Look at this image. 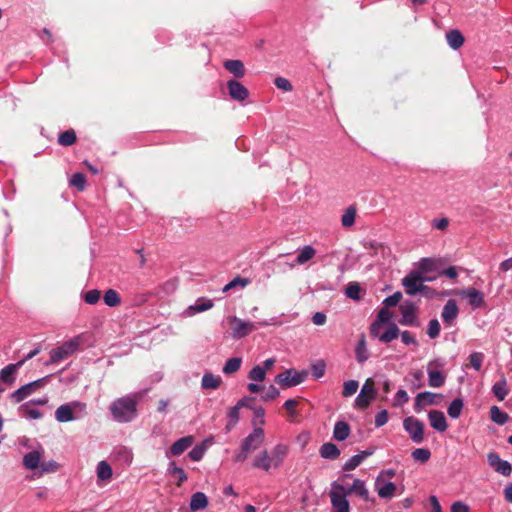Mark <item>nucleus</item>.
I'll list each match as a JSON object with an SVG mask.
<instances>
[{"label": "nucleus", "instance_id": "obj_1", "mask_svg": "<svg viewBox=\"0 0 512 512\" xmlns=\"http://www.w3.org/2000/svg\"><path fill=\"white\" fill-rule=\"evenodd\" d=\"M288 451L289 448L285 444H277L270 451L262 450L254 457L252 466L265 472L278 469L283 464Z\"/></svg>", "mask_w": 512, "mask_h": 512}, {"label": "nucleus", "instance_id": "obj_2", "mask_svg": "<svg viewBox=\"0 0 512 512\" xmlns=\"http://www.w3.org/2000/svg\"><path fill=\"white\" fill-rule=\"evenodd\" d=\"M137 396L126 395L118 398L110 405V412L115 421L128 423L137 415Z\"/></svg>", "mask_w": 512, "mask_h": 512}, {"label": "nucleus", "instance_id": "obj_3", "mask_svg": "<svg viewBox=\"0 0 512 512\" xmlns=\"http://www.w3.org/2000/svg\"><path fill=\"white\" fill-rule=\"evenodd\" d=\"M227 321L231 328V337L236 340L248 336L258 327L276 326L280 324L277 318H271L270 320H264L255 323L251 321H245L237 316H229Z\"/></svg>", "mask_w": 512, "mask_h": 512}, {"label": "nucleus", "instance_id": "obj_4", "mask_svg": "<svg viewBox=\"0 0 512 512\" xmlns=\"http://www.w3.org/2000/svg\"><path fill=\"white\" fill-rule=\"evenodd\" d=\"M87 415V404L82 401H71L60 405L55 411V419L59 423H67L83 419Z\"/></svg>", "mask_w": 512, "mask_h": 512}, {"label": "nucleus", "instance_id": "obj_5", "mask_svg": "<svg viewBox=\"0 0 512 512\" xmlns=\"http://www.w3.org/2000/svg\"><path fill=\"white\" fill-rule=\"evenodd\" d=\"M445 361L440 358L430 360L427 364L428 384L432 388H440L445 384L446 375L440 371L445 367Z\"/></svg>", "mask_w": 512, "mask_h": 512}, {"label": "nucleus", "instance_id": "obj_6", "mask_svg": "<svg viewBox=\"0 0 512 512\" xmlns=\"http://www.w3.org/2000/svg\"><path fill=\"white\" fill-rule=\"evenodd\" d=\"M79 345L80 339L77 336L64 342L61 346L52 349L50 351V360L47 364L59 363L67 359L69 356H71L73 353L77 351Z\"/></svg>", "mask_w": 512, "mask_h": 512}, {"label": "nucleus", "instance_id": "obj_7", "mask_svg": "<svg viewBox=\"0 0 512 512\" xmlns=\"http://www.w3.org/2000/svg\"><path fill=\"white\" fill-rule=\"evenodd\" d=\"M346 488L337 483L333 482L330 491V500L332 507L335 509L334 512H350V505L347 500Z\"/></svg>", "mask_w": 512, "mask_h": 512}, {"label": "nucleus", "instance_id": "obj_8", "mask_svg": "<svg viewBox=\"0 0 512 512\" xmlns=\"http://www.w3.org/2000/svg\"><path fill=\"white\" fill-rule=\"evenodd\" d=\"M307 377L306 371H296L295 369H287L284 372L278 374L275 381L284 389L295 387Z\"/></svg>", "mask_w": 512, "mask_h": 512}, {"label": "nucleus", "instance_id": "obj_9", "mask_svg": "<svg viewBox=\"0 0 512 512\" xmlns=\"http://www.w3.org/2000/svg\"><path fill=\"white\" fill-rule=\"evenodd\" d=\"M424 281L422 272L413 270L402 279V285L405 288L406 294L414 296L423 290Z\"/></svg>", "mask_w": 512, "mask_h": 512}, {"label": "nucleus", "instance_id": "obj_10", "mask_svg": "<svg viewBox=\"0 0 512 512\" xmlns=\"http://www.w3.org/2000/svg\"><path fill=\"white\" fill-rule=\"evenodd\" d=\"M403 428L409 434L410 439L417 444L424 440V424L415 417H406L403 420Z\"/></svg>", "mask_w": 512, "mask_h": 512}, {"label": "nucleus", "instance_id": "obj_11", "mask_svg": "<svg viewBox=\"0 0 512 512\" xmlns=\"http://www.w3.org/2000/svg\"><path fill=\"white\" fill-rule=\"evenodd\" d=\"M376 390L374 388V382L372 379H367L363 384L360 393L357 395L354 401L356 408L365 409L376 397Z\"/></svg>", "mask_w": 512, "mask_h": 512}, {"label": "nucleus", "instance_id": "obj_12", "mask_svg": "<svg viewBox=\"0 0 512 512\" xmlns=\"http://www.w3.org/2000/svg\"><path fill=\"white\" fill-rule=\"evenodd\" d=\"M47 380L48 376L21 386L20 388L11 393V400L15 403H20L29 395H31L37 388L43 386L47 382Z\"/></svg>", "mask_w": 512, "mask_h": 512}, {"label": "nucleus", "instance_id": "obj_13", "mask_svg": "<svg viewBox=\"0 0 512 512\" xmlns=\"http://www.w3.org/2000/svg\"><path fill=\"white\" fill-rule=\"evenodd\" d=\"M461 298L467 299L472 309H479L485 306L484 293L473 287L464 288L457 292Z\"/></svg>", "mask_w": 512, "mask_h": 512}, {"label": "nucleus", "instance_id": "obj_14", "mask_svg": "<svg viewBox=\"0 0 512 512\" xmlns=\"http://www.w3.org/2000/svg\"><path fill=\"white\" fill-rule=\"evenodd\" d=\"M265 433L260 427L254 428L253 431L242 441L243 450L250 453L257 450L264 442Z\"/></svg>", "mask_w": 512, "mask_h": 512}, {"label": "nucleus", "instance_id": "obj_15", "mask_svg": "<svg viewBox=\"0 0 512 512\" xmlns=\"http://www.w3.org/2000/svg\"><path fill=\"white\" fill-rule=\"evenodd\" d=\"M44 453H45L44 448L42 447V445L38 444L35 449L26 453L23 456V462H22L23 466L27 470H31V471L38 469L40 466L41 460L44 456Z\"/></svg>", "mask_w": 512, "mask_h": 512}, {"label": "nucleus", "instance_id": "obj_16", "mask_svg": "<svg viewBox=\"0 0 512 512\" xmlns=\"http://www.w3.org/2000/svg\"><path fill=\"white\" fill-rule=\"evenodd\" d=\"M229 96L238 102H243L249 97L248 89L237 80L227 82Z\"/></svg>", "mask_w": 512, "mask_h": 512}, {"label": "nucleus", "instance_id": "obj_17", "mask_svg": "<svg viewBox=\"0 0 512 512\" xmlns=\"http://www.w3.org/2000/svg\"><path fill=\"white\" fill-rule=\"evenodd\" d=\"M24 363L25 360H20L17 363L5 366L0 370V379L10 386L13 385L16 380L17 372L24 365Z\"/></svg>", "mask_w": 512, "mask_h": 512}, {"label": "nucleus", "instance_id": "obj_18", "mask_svg": "<svg viewBox=\"0 0 512 512\" xmlns=\"http://www.w3.org/2000/svg\"><path fill=\"white\" fill-rule=\"evenodd\" d=\"M440 396L439 394L424 391L417 394L415 398L414 408L416 411H421L424 407L428 405L436 404V398Z\"/></svg>", "mask_w": 512, "mask_h": 512}, {"label": "nucleus", "instance_id": "obj_19", "mask_svg": "<svg viewBox=\"0 0 512 512\" xmlns=\"http://www.w3.org/2000/svg\"><path fill=\"white\" fill-rule=\"evenodd\" d=\"M375 489L380 498L390 499L395 494L396 485L393 482L383 483V481L380 479V476H378L375 481Z\"/></svg>", "mask_w": 512, "mask_h": 512}, {"label": "nucleus", "instance_id": "obj_20", "mask_svg": "<svg viewBox=\"0 0 512 512\" xmlns=\"http://www.w3.org/2000/svg\"><path fill=\"white\" fill-rule=\"evenodd\" d=\"M428 418L433 429L439 432H444L447 429V421L443 412L432 410L428 413Z\"/></svg>", "mask_w": 512, "mask_h": 512}, {"label": "nucleus", "instance_id": "obj_21", "mask_svg": "<svg viewBox=\"0 0 512 512\" xmlns=\"http://www.w3.org/2000/svg\"><path fill=\"white\" fill-rule=\"evenodd\" d=\"M193 443H194L193 436L189 435V436L182 437V438L178 439L177 441H175L171 445L169 453L173 456H179L184 451H186L189 447H191Z\"/></svg>", "mask_w": 512, "mask_h": 512}, {"label": "nucleus", "instance_id": "obj_22", "mask_svg": "<svg viewBox=\"0 0 512 512\" xmlns=\"http://www.w3.org/2000/svg\"><path fill=\"white\" fill-rule=\"evenodd\" d=\"M213 301L211 299H207V298H199L195 304L193 305H190L187 310H186V313L188 316H193L197 313H201V312H204V311H207L209 309H211L213 307Z\"/></svg>", "mask_w": 512, "mask_h": 512}, {"label": "nucleus", "instance_id": "obj_23", "mask_svg": "<svg viewBox=\"0 0 512 512\" xmlns=\"http://www.w3.org/2000/svg\"><path fill=\"white\" fill-rule=\"evenodd\" d=\"M355 493L365 501L369 500V491L366 488L365 482L361 479H355L352 485L346 489V494L350 495Z\"/></svg>", "mask_w": 512, "mask_h": 512}, {"label": "nucleus", "instance_id": "obj_24", "mask_svg": "<svg viewBox=\"0 0 512 512\" xmlns=\"http://www.w3.org/2000/svg\"><path fill=\"white\" fill-rule=\"evenodd\" d=\"M458 315V307L455 300H448L443 307L441 317L447 324H451Z\"/></svg>", "mask_w": 512, "mask_h": 512}, {"label": "nucleus", "instance_id": "obj_25", "mask_svg": "<svg viewBox=\"0 0 512 512\" xmlns=\"http://www.w3.org/2000/svg\"><path fill=\"white\" fill-rule=\"evenodd\" d=\"M96 475L98 482H108L111 480L113 471L107 461H100L96 467Z\"/></svg>", "mask_w": 512, "mask_h": 512}, {"label": "nucleus", "instance_id": "obj_26", "mask_svg": "<svg viewBox=\"0 0 512 512\" xmlns=\"http://www.w3.org/2000/svg\"><path fill=\"white\" fill-rule=\"evenodd\" d=\"M223 66L236 78H242L245 75L246 69L243 62L240 60H226Z\"/></svg>", "mask_w": 512, "mask_h": 512}, {"label": "nucleus", "instance_id": "obj_27", "mask_svg": "<svg viewBox=\"0 0 512 512\" xmlns=\"http://www.w3.org/2000/svg\"><path fill=\"white\" fill-rule=\"evenodd\" d=\"M340 453L339 448L331 442L324 443L319 449V454L324 459H337L340 456Z\"/></svg>", "mask_w": 512, "mask_h": 512}, {"label": "nucleus", "instance_id": "obj_28", "mask_svg": "<svg viewBox=\"0 0 512 512\" xmlns=\"http://www.w3.org/2000/svg\"><path fill=\"white\" fill-rule=\"evenodd\" d=\"M208 506V498L203 492H196L191 496L190 509L193 512L203 510Z\"/></svg>", "mask_w": 512, "mask_h": 512}, {"label": "nucleus", "instance_id": "obj_29", "mask_svg": "<svg viewBox=\"0 0 512 512\" xmlns=\"http://www.w3.org/2000/svg\"><path fill=\"white\" fill-rule=\"evenodd\" d=\"M350 435V426L344 421H337L333 429V438L337 441H344Z\"/></svg>", "mask_w": 512, "mask_h": 512}, {"label": "nucleus", "instance_id": "obj_30", "mask_svg": "<svg viewBox=\"0 0 512 512\" xmlns=\"http://www.w3.org/2000/svg\"><path fill=\"white\" fill-rule=\"evenodd\" d=\"M401 319L400 324L413 326L416 325V313L413 306H402L401 307Z\"/></svg>", "mask_w": 512, "mask_h": 512}, {"label": "nucleus", "instance_id": "obj_31", "mask_svg": "<svg viewBox=\"0 0 512 512\" xmlns=\"http://www.w3.org/2000/svg\"><path fill=\"white\" fill-rule=\"evenodd\" d=\"M222 380L221 377L218 375H214L212 373H205L201 380V387L203 389H217L219 388Z\"/></svg>", "mask_w": 512, "mask_h": 512}, {"label": "nucleus", "instance_id": "obj_32", "mask_svg": "<svg viewBox=\"0 0 512 512\" xmlns=\"http://www.w3.org/2000/svg\"><path fill=\"white\" fill-rule=\"evenodd\" d=\"M448 45L454 49H459L464 43V37L459 30H451L446 34Z\"/></svg>", "mask_w": 512, "mask_h": 512}, {"label": "nucleus", "instance_id": "obj_33", "mask_svg": "<svg viewBox=\"0 0 512 512\" xmlns=\"http://www.w3.org/2000/svg\"><path fill=\"white\" fill-rule=\"evenodd\" d=\"M356 359L359 363H364L369 358V353L366 345L365 335H361L356 348H355Z\"/></svg>", "mask_w": 512, "mask_h": 512}, {"label": "nucleus", "instance_id": "obj_34", "mask_svg": "<svg viewBox=\"0 0 512 512\" xmlns=\"http://www.w3.org/2000/svg\"><path fill=\"white\" fill-rule=\"evenodd\" d=\"M492 392L499 401H503L505 399V397L508 394L507 382L505 377H501L499 381L494 383V385L492 386Z\"/></svg>", "mask_w": 512, "mask_h": 512}, {"label": "nucleus", "instance_id": "obj_35", "mask_svg": "<svg viewBox=\"0 0 512 512\" xmlns=\"http://www.w3.org/2000/svg\"><path fill=\"white\" fill-rule=\"evenodd\" d=\"M315 254V249L310 245H306L299 251L295 262L297 265H303L310 261L315 256Z\"/></svg>", "mask_w": 512, "mask_h": 512}, {"label": "nucleus", "instance_id": "obj_36", "mask_svg": "<svg viewBox=\"0 0 512 512\" xmlns=\"http://www.w3.org/2000/svg\"><path fill=\"white\" fill-rule=\"evenodd\" d=\"M399 328L395 323H389L386 330L381 334L380 341L389 343L399 336Z\"/></svg>", "mask_w": 512, "mask_h": 512}, {"label": "nucleus", "instance_id": "obj_37", "mask_svg": "<svg viewBox=\"0 0 512 512\" xmlns=\"http://www.w3.org/2000/svg\"><path fill=\"white\" fill-rule=\"evenodd\" d=\"M168 472L177 479V486H181L187 480V475L183 468L178 467L175 462H170L168 465Z\"/></svg>", "mask_w": 512, "mask_h": 512}, {"label": "nucleus", "instance_id": "obj_38", "mask_svg": "<svg viewBox=\"0 0 512 512\" xmlns=\"http://www.w3.org/2000/svg\"><path fill=\"white\" fill-rule=\"evenodd\" d=\"M19 412L22 416L28 419H40L43 414L40 410L33 408L30 403H25L19 407Z\"/></svg>", "mask_w": 512, "mask_h": 512}, {"label": "nucleus", "instance_id": "obj_39", "mask_svg": "<svg viewBox=\"0 0 512 512\" xmlns=\"http://www.w3.org/2000/svg\"><path fill=\"white\" fill-rule=\"evenodd\" d=\"M356 213H357L356 208L354 206H349L342 214V217H341L342 226L345 228H349V227L353 226V224L355 223Z\"/></svg>", "mask_w": 512, "mask_h": 512}, {"label": "nucleus", "instance_id": "obj_40", "mask_svg": "<svg viewBox=\"0 0 512 512\" xmlns=\"http://www.w3.org/2000/svg\"><path fill=\"white\" fill-rule=\"evenodd\" d=\"M490 417L498 425H504L508 421V414L502 411L498 406L490 408Z\"/></svg>", "mask_w": 512, "mask_h": 512}, {"label": "nucleus", "instance_id": "obj_41", "mask_svg": "<svg viewBox=\"0 0 512 512\" xmlns=\"http://www.w3.org/2000/svg\"><path fill=\"white\" fill-rule=\"evenodd\" d=\"M250 284V280L248 278H243L240 276L235 277L230 282H228L222 289L223 292H228L236 287H240L241 289L245 288Z\"/></svg>", "mask_w": 512, "mask_h": 512}, {"label": "nucleus", "instance_id": "obj_42", "mask_svg": "<svg viewBox=\"0 0 512 512\" xmlns=\"http://www.w3.org/2000/svg\"><path fill=\"white\" fill-rule=\"evenodd\" d=\"M463 400L460 399V398H456L454 399L450 405L448 406V409H447V413L449 415V417L453 418V419H457L461 412H462V409H463Z\"/></svg>", "mask_w": 512, "mask_h": 512}, {"label": "nucleus", "instance_id": "obj_43", "mask_svg": "<svg viewBox=\"0 0 512 512\" xmlns=\"http://www.w3.org/2000/svg\"><path fill=\"white\" fill-rule=\"evenodd\" d=\"M241 363L242 359L239 357L230 358L225 362L222 370L225 374L235 373L240 369Z\"/></svg>", "mask_w": 512, "mask_h": 512}, {"label": "nucleus", "instance_id": "obj_44", "mask_svg": "<svg viewBox=\"0 0 512 512\" xmlns=\"http://www.w3.org/2000/svg\"><path fill=\"white\" fill-rule=\"evenodd\" d=\"M76 141V133L74 130H66L62 132L58 137V143L61 146H71Z\"/></svg>", "mask_w": 512, "mask_h": 512}, {"label": "nucleus", "instance_id": "obj_45", "mask_svg": "<svg viewBox=\"0 0 512 512\" xmlns=\"http://www.w3.org/2000/svg\"><path fill=\"white\" fill-rule=\"evenodd\" d=\"M103 300L104 303L109 307H115L119 305L121 301L119 294L113 289H109L105 292Z\"/></svg>", "mask_w": 512, "mask_h": 512}, {"label": "nucleus", "instance_id": "obj_46", "mask_svg": "<svg viewBox=\"0 0 512 512\" xmlns=\"http://www.w3.org/2000/svg\"><path fill=\"white\" fill-rule=\"evenodd\" d=\"M266 372L260 365L254 366L248 373V378L254 382H263L266 378Z\"/></svg>", "mask_w": 512, "mask_h": 512}, {"label": "nucleus", "instance_id": "obj_47", "mask_svg": "<svg viewBox=\"0 0 512 512\" xmlns=\"http://www.w3.org/2000/svg\"><path fill=\"white\" fill-rule=\"evenodd\" d=\"M239 411L238 407L233 406L227 412L228 423L226 425V430L230 431L239 421Z\"/></svg>", "mask_w": 512, "mask_h": 512}, {"label": "nucleus", "instance_id": "obj_48", "mask_svg": "<svg viewBox=\"0 0 512 512\" xmlns=\"http://www.w3.org/2000/svg\"><path fill=\"white\" fill-rule=\"evenodd\" d=\"M413 460L425 463L430 459L431 453L427 448H417L411 454Z\"/></svg>", "mask_w": 512, "mask_h": 512}, {"label": "nucleus", "instance_id": "obj_49", "mask_svg": "<svg viewBox=\"0 0 512 512\" xmlns=\"http://www.w3.org/2000/svg\"><path fill=\"white\" fill-rule=\"evenodd\" d=\"M117 459L125 463L126 465H130L133 460V453L130 449L126 447H121L116 452Z\"/></svg>", "mask_w": 512, "mask_h": 512}, {"label": "nucleus", "instance_id": "obj_50", "mask_svg": "<svg viewBox=\"0 0 512 512\" xmlns=\"http://www.w3.org/2000/svg\"><path fill=\"white\" fill-rule=\"evenodd\" d=\"M358 387H359L358 381L348 380V381L344 382V384H343L342 395L344 397H350L357 392Z\"/></svg>", "mask_w": 512, "mask_h": 512}, {"label": "nucleus", "instance_id": "obj_51", "mask_svg": "<svg viewBox=\"0 0 512 512\" xmlns=\"http://www.w3.org/2000/svg\"><path fill=\"white\" fill-rule=\"evenodd\" d=\"M206 452V446L204 444L195 446L189 453L188 457L195 462L200 461Z\"/></svg>", "mask_w": 512, "mask_h": 512}, {"label": "nucleus", "instance_id": "obj_52", "mask_svg": "<svg viewBox=\"0 0 512 512\" xmlns=\"http://www.w3.org/2000/svg\"><path fill=\"white\" fill-rule=\"evenodd\" d=\"M70 185L76 187L79 191H83L86 185V177L83 173H75L70 179Z\"/></svg>", "mask_w": 512, "mask_h": 512}, {"label": "nucleus", "instance_id": "obj_53", "mask_svg": "<svg viewBox=\"0 0 512 512\" xmlns=\"http://www.w3.org/2000/svg\"><path fill=\"white\" fill-rule=\"evenodd\" d=\"M363 462V456H360L359 454H356L352 456L349 460H347L343 466V469L345 471H351L354 470L356 467H358Z\"/></svg>", "mask_w": 512, "mask_h": 512}, {"label": "nucleus", "instance_id": "obj_54", "mask_svg": "<svg viewBox=\"0 0 512 512\" xmlns=\"http://www.w3.org/2000/svg\"><path fill=\"white\" fill-rule=\"evenodd\" d=\"M312 375L314 378L319 379L324 376L326 370V364L323 360H319L312 365Z\"/></svg>", "mask_w": 512, "mask_h": 512}, {"label": "nucleus", "instance_id": "obj_55", "mask_svg": "<svg viewBox=\"0 0 512 512\" xmlns=\"http://www.w3.org/2000/svg\"><path fill=\"white\" fill-rule=\"evenodd\" d=\"M58 468L59 464L54 460H50L48 462H41L39 466L41 474L56 472Z\"/></svg>", "mask_w": 512, "mask_h": 512}, {"label": "nucleus", "instance_id": "obj_56", "mask_svg": "<svg viewBox=\"0 0 512 512\" xmlns=\"http://www.w3.org/2000/svg\"><path fill=\"white\" fill-rule=\"evenodd\" d=\"M470 364L476 370L479 371L482 367L484 355L481 352H474L470 355Z\"/></svg>", "mask_w": 512, "mask_h": 512}, {"label": "nucleus", "instance_id": "obj_57", "mask_svg": "<svg viewBox=\"0 0 512 512\" xmlns=\"http://www.w3.org/2000/svg\"><path fill=\"white\" fill-rule=\"evenodd\" d=\"M346 296L353 300L360 299V286L358 283H351L346 288Z\"/></svg>", "mask_w": 512, "mask_h": 512}, {"label": "nucleus", "instance_id": "obj_58", "mask_svg": "<svg viewBox=\"0 0 512 512\" xmlns=\"http://www.w3.org/2000/svg\"><path fill=\"white\" fill-rule=\"evenodd\" d=\"M440 324L437 319H432L428 323L427 334L430 338L434 339L439 336Z\"/></svg>", "mask_w": 512, "mask_h": 512}, {"label": "nucleus", "instance_id": "obj_59", "mask_svg": "<svg viewBox=\"0 0 512 512\" xmlns=\"http://www.w3.org/2000/svg\"><path fill=\"white\" fill-rule=\"evenodd\" d=\"M409 401V396L404 389H399L394 397L393 405L398 407L402 406Z\"/></svg>", "mask_w": 512, "mask_h": 512}, {"label": "nucleus", "instance_id": "obj_60", "mask_svg": "<svg viewBox=\"0 0 512 512\" xmlns=\"http://www.w3.org/2000/svg\"><path fill=\"white\" fill-rule=\"evenodd\" d=\"M100 297V291L97 289H92L86 292L84 300L87 304L94 305L99 301Z\"/></svg>", "mask_w": 512, "mask_h": 512}, {"label": "nucleus", "instance_id": "obj_61", "mask_svg": "<svg viewBox=\"0 0 512 512\" xmlns=\"http://www.w3.org/2000/svg\"><path fill=\"white\" fill-rule=\"evenodd\" d=\"M494 470L503 476H510L512 473V466L508 461L501 460Z\"/></svg>", "mask_w": 512, "mask_h": 512}, {"label": "nucleus", "instance_id": "obj_62", "mask_svg": "<svg viewBox=\"0 0 512 512\" xmlns=\"http://www.w3.org/2000/svg\"><path fill=\"white\" fill-rule=\"evenodd\" d=\"M274 84L278 89L283 90L285 92H289L292 90V85L290 81L284 77H277L274 80Z\"/></svg>", "mask_w": 512, "mask_h": 512}, {"label": "nucleus", "instance_id": "obj_63", "mask_svg": "<svg viewBox=\"0 0 512 512\" xmlns=\"http://www.w3.org/2000/svg\"><path fill=\"white\" fill-rule=\"evenodd\" d=\"M280 392L279 390L274 386V385H270L265 393L262 395V400L263 401H269V400H273L275 398H277L279 396Z\"/></svg>", "mask_w": 512, "mask_h": 512}, {"label": "nucleus", "instance_id": "obj_64", "mask_svg": "<svg viewBox=\"0 0 512 512\" xmlns=\"http://www.w3.org/2000/svg\"><path fill=\"white\" fill-rule=\"evenodd\" d=\"M450 512H470V507L463 501H455L450 506Z\"/></svg>", "mask_w": 512, "mask_h": 512}]
</instances>
